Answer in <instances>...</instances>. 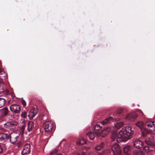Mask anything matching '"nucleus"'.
I'll list each match as a JSON object with an SVG mask.
<instances>
[{"mask_svg": "<svg viewBox=\"0 0 155 155\" xmlns=\"http://www.w3.org/2000/svg\"><path fill=\"white\" fill-rule=\"evenodd\" d=\"M133 134V131L132 130L131 127L127 126L124 127L120 130L119 134L115 130L111 133V138L113 141L117 140L118 143L121 142L126 141L132 137Z\"/></svg>", "mask_w": 155, "mask_h": 155, "instance_id": "1", "label": "nucleus"}, {"mask_svg": "<svg viewBox=\"0 0 155 155\" xmlns=\"http://www.w3.org/2000/svg\"><path fill=\"white\" fill-rule=\"evenodd\" d=\"M154 123V121L152 120H149L146 122V125L147 126L148 130L144 127L141 129L143 136L145 137L150 133V131L148 130L151 131L155 130V124Z\"/></svg>", "mask_w": 155, "mask_h": 155, "instance_id": "2", "label": "nucleus"}, {"mask_svg": "<svg viewBox=\"0 0 155 155\" xmlns=\"http://www.w3.org/2000/svg\"><path fill=\"white\" fill-rule=\"evenodd\" d=\"M113 155H123L122 149L119 144L115 143L111 147Z\"/></svg>", "mask_w": 155, "mask_h": 155, "instance_id": "3", "label": "nucleus"}, {"mask_svg": "<svg viewBox=\"0 0 155 155\" xmlns=\"http://www.w3.org/2000/svg\"><path fill=\"white\" fill-rule=\"evenodd\" d=\"M144 142L147 145L150 147L153 148H155V139L153 136H151L146 138Z\"/></svg>", "mask_w": 155, "mask_h": 155, "instance_id": "4", "label": "nucleus"}, {"mask_svg": "<svg viewBox=\"0 0 155 155\" xmlns=\"http://www.w3.org/2000/svg\"><path fill=\"white\" fill-rule=\"evenodd\" d=\"M54 126V123L51 121H47L43 125L45 131L48 132L52 131Z\"/></svg>", "mask_w": 155, "mask_h": 155, "instance_id": "5", "label": "nucleus"}, {"mask_svg": "<svg viewBox=\"0 0 155 155\" xmlns=\"http://www.w3.org/2000/svg\"><path fill=\"white\" fill-rule=\"evenodd\" d=\"M38 110L36 106L33 107H32V109L29 112L28 115L30 119H32L35 117L36 115L37 114Z\"/></svg>", "mask_w": 155, "mask_h": 155, "instance_id": "6", "label": "nucleus"}, {"mask_svg": "<svg viewBox=\"0 0 155 155\" xmlns=\"http://www.w3.org/2000/svg\"><path fill=\"white\" fill-rule=\"evenodd\" d=\"M10 109L12 112L15 114H19L20 112V107L18 105L14 104L10 106Z\"/></svg>", "mask_w": 155, "mask_h": 155, "instance_id": "7", "label": "nucleus"}, {"mask_svg": "<svg viewBox=\"0 0 155 155\" xmlns=\"http://www.w3.org/2000/svg\"><path fill=\"white\" fill-rule=\"evenodd\" d=\"M9 137L10 138L9 140L11 143L14 144L17 141L19 135L16 133H11Z\"/></svg>", "mask_w": 155, "mask_h": 155, "instance_id": "8", "label": "nucleus"}, {"mask_svg": "<svg viewBox=\"0 0 155 155\" xmlns=\"http://www.w3.org/2000/svg\"><path fill=\"white\" fill-rule=\"evenodd\" d=\"M31 146L29 143L25 144L23 150L21 152V154L25 155L30 153L31 152Z\"/></svg>", "mask_w": 155, "mask_h": 155, "instance_id": "9", "label": "nucleus"}, {"mask_svg": "<svg viewBox=\"0 0 155 155\" xmlns=\"http://www.w3.org/2000/svg\"><path fill=\"white\" fill-rule=\"evenodd\" d=\"M138 114L135 113L128 114L126 117V119L130 121H133L137 118Z\"/></svg>", "mask_w": 155, "mask_h": 155, "instance_id": "10", "label": "nucleus"}, {"mask_svg": "<svg viewBox=\"0 0 155 155\" xmlns=\"http://www.w3.org/2000/svg\"><path fill=\"white\" fill-rule=\"evenodd\" d=\"M17 124V123L16 122H8L5 124V127L9 129H14L16 128Z\"/></svg>", "mask_w": 155, "mask_h": 155, "instance_id": "11", "label": "nucleus"}, {"mask_svg": "<svg viewBox=\"0 0 155 155\" xmlns=\"http://www.w3.org/2000/svg\"><path fill=\"white\" fill-rule=\"evenodd\" d=\"M132 146L130 145H126L123 148V152L125 155H131Z\"/></svg>", "mask_w": 155, "mask_h": 155, "instance_id": "12", "label": "nucleus"}, {"mask_svg": "<svg viewBox=\"0 0 155 155\" xmlns=\"http://www.w3.org/2000/svg\"><path fill=\"white\" fill-rule=\"evenodd\" d=\"M114 120H119L120 119L117 118V119L114 116V117H110L108 118H106L102 122V124L104 125H106L108 123L112 122Z\"/></svg>", "mask_w": 155, "mask_h": 155, "instance_id": "13", "label": "nucleus"}, {"mask_svg": "<svg viewBox=\"0 0 155 155\" xmlns=\"http://www.w3.org/2000/svg\"><path fill=\"white\" fill-rule=\"evenodd\" d=\"M144 143L143 142L139 140H136L134 142V146L137 149H140L143 146Z\"/></svg>", "mask_w": 155, "mask_h": 155, "instance_id": "14", "label": "nucleus"}, {"mask_svg": "<svg viewBox=\"0 0 155 155\" xmlns=\"http://www.w3.org/2000/svg\"><path fill=\"white\" fill-rule=\"evenodd\" d=\"M97 155H112L111 150L109 149H106L101 152H97Z\"/></svg>", "mask_w": 155, "mask_h": 155, "instance_id": "15", "label": "nucleus"}, {"mask_svg": "<svg viewBox=\"0 0 155 155\" xmlns=\"http://www.w3.org/2000/svg\"><path fill=\"white\" fill-rule=\"evenodd\" d=\"M9 138V135L4 133H0V141L8 140Z\"/></svg>", "mask_w": 155, "mask_h": 155, "instance_id": "16", "label": "nucleus"}, {"mask_svg": "<svg viewBox=\"0 0 155 155\" xmlns=\"http://www.w3.org/2000/svg\"><path fill=\"white\" fill-rule=\"evenodd\" d=\"M35 123L34 122L32 121H29L28 123V132L32 131L34 128Z\"/></svg>", "mask_w": 155, "mask_h": 155, "instance_id": "17", "label": "nucleus"}, {"mask_svg": "<svg viewBox=\"0 0 155 155\" xmlns=\"http://www.w3.org/2000/svg\"><path fill=\"white\" fill-rule=\"evenodd\" d=\"M105 145L104 143L103 142H102L100 144L97 145L95 148L97 151L100 150L104 147Z\"/></svg>", "mask_w": 155, "mask_h": 155, "instance_id": "18", "label": "nucleus"}, {"mask_svg": "<svg viewBox=\"0 0 155 155\" xmlns=\"http://www.w3.org/2000/svg\"><path fill=\"white\" fill-rule=\"evenodd\" d=\"M6 102V100L3 98H0V108L3 107Z\"/></svg>", "mask_w": 155, "mask_h": 155, "instance_id": "19", "label": "nucleus"}, {"mask_svg": "<svg viewBox=\"0 0 155 155\" xmlns=\"http://www.w3.org/2000/svg\"><path fill=\"white\" fill-rule=\"evenodd\" d=\"M86 143V140L82 138L80 140H78L77 142V144L79 145H84Z\"/></svg>", "mask_w": 155, "mask_h": 155, "instance_id": "20", "label": "nucleus"}, {"mask_svg": "<svg viewBox=\"0 0 155 155\" xmlns=\"http://www.w3.org/2000/svg\"><path fill=\"white\" fill-rule=\"evenodd\" d=\"M136 125L139 127L141 129L144 127V124L142 121H139L136 123Z\"/></svg>", "mask_w": 155, "mask_h": 155, "instance_id": "21", "label": "nucleus"}, {"mask_svg": "<svg viewBox=\"0 0 155 155\" xmlns=\"http://www.w3.org/2000/svg\"><path fill=\"white\" fill-rule=\"evenodd\" d=\"M135 155H145V153L141 150H137L134 151Z\"/></svg>", "mask_w": 155, "mask_h": 155, "instance_id": "22", "label": "nucleus"}, {"mask_svg": "<svg viewBox=\"0 0 155 155\" xmlns=\"http://www.w3.org/2000/svg\"><path fill=\"white\" fill-rule=\"evenodd\" d=\"M50 155H62V154L57 149H55L50 153Z\"/></svg>", "mask_w": 155, "mask_h": 155, "instance_id": "23", "label": "nucleus"}, {"mask_svg": "<svg viewBox=\"0 0 155 155\" xmlns=\"http://www.w3.org/2000/svg\"><path fill=\"white\" fill-rule=\"evenodd\" d=\"M124 123L122 122H120L116 123L115 125V127L116 128L119 129L121 127L124 125Z\"/></svg>", "mask_w": 155, "mask_h": 155, "instance_id": "24", "label": "nucleus"}, {"mask_svg": "<svg viewBox=\"0 0 155 155\" xmlns=\"http://www.w3.org/2000/svg\"><path fill=\"white\" fill-rule=\"evenodd\" d=\"M87 135L91 140H93L95 137V135L94 133L92 132L88 133L87 134Z\"/></svg>", "mask_w": 155, "mask_h": 155, "instance_id": "25", "label": "nucleus"}, {"mask_svg": "<svg viewBox=\"0 0 155 155\" xmlns=\"http://www.w3.org/2000/svg\"><path fill=\"white\" fill-rule=\"evenodd\" d=\"M2 111L4 116H6L8 114V112H9L7 107H5L2 109Z\"/></svg>", "mask_w": 155, "mask_h": 155, "instance_id": "26", "label": "nucleus"}, {"mask_svg": "<svg viewBox=\"0 0 155 155\" xmlns=\"http://www.w3.org/2000/svg\"><path fill=\"white\" fill-rule=\"evenodd\" d=\"M113 128H111L108 127L105 129V131L107 132V134L109 133V132L112 133L113 131Z\"/></svg>", "mask_w": 155, "mask_h": 155, "instance_id": "27", "label": "nucleus"}, {"mask_svg": "<svg viewBox=\"0 0 155 155\" xmlns=\"http://www.w3.org/2000/svg\"><path fill=\"white\" fill-rule=\"evenodd\" d=\"M21 116L22 118H26L27 117V112L25 111L22 112L21 114Z\"/></svg>", "mask_w": 155, "mask_h": 155, "instance_id": "28", "label": "nucleus"}, {"mask_svg": "<svg viewBox=\"0 0 155 155\" xmlns=\"http://www.w3.org/2000/svg\"><path fill=\"white\" fill-rule=\"evenodd\" d=\"M101 127L100 126V125L97 124L95 125L94 127V130H101Z\"/></svg>", "mask_w": 155, "mask_h": 155, "instance_id": "29", "label": "nucleus"}, {"mask_svg": "<svg viewBox=\"0 0 155 155\" xmlns=\"http://www.w3.org/2000/svg\"><path fill=\"white\" fill-rule=\"evenodd\" d=\"M143 150L146 152L147 153L148 152L149 149V147L147 146H145L143 147Z\"/></svg>", "mask_w": 155, "mask_h": 155, "instance_id": "30", "label": "nucleus"}, {"mask_svg": "<svg viewBox=\"0 0 155 155\" xmlns=\"http://www.w3.org/2000/svg\"><path fill=\"white\" fill-rule=\"evenodd\" d=\"M5 90L3 86L1 85H0V94L4 92Z\"/></svg>", "mask_w": 155, "mask_h": 155, "instance_id": "31", "label": "nucleus"}, {"mask_svg": "<svg viewBox=\"0 0 155 155\" xmlns=\"http://www.w3.org/2000/svg\"><path fill=\"white\" fill-rule=\"evenodd\" d=\"M88 155H97V152L94 151H91L88 153Z\"/></svg>", "mask_w": 155, "mask_h": 155, "instance_id": "32", "label": "nucleus"}, {"mask_svg": "<svg viewBox=\"0 0 155 155\" xmlns=\"http://www.w3.org/2000/svg\"><path fill=\"white\" fill-rule=\"evenodd\" d=\"M123 111V109L121 108H118L117 110V113L118 114H120Z\"/></svg>", "mask_w": 155, "mask_h": 155, "instance_id": "33", "label": "nucleus"}, {"mask_svg": "<svg viewBox=\"0 0 155 155\" xmlns=\"http://www.w3.org/2000/svg\"><path fill=\"white\" fill-rule=\"evenodd\" d=\"M21 102L22 105L24 106L25 107L26 106V102L24 100L22 99L21 100Z\"/></svg>", "mask_w": 155, "mask_h": 155, "instance_id": "34", "label": "nucleus"}, {"mask_svg": "<svg viewBox=\"0 0 155 155\" xmlns=\"http://www.w3.org/2000/svg\"><path fill=\"white\" fill-rule=\"evenodd\" d=\"M4 69L2 68H0V74H3V73H5V72L3 71Z\"/></svg>", "mask_w": 155, "mask_h": 155, "instance_id": "35", "label": "nucleus"}, {"mask_svg": "<svg viewBox=\"0 0 155 155\" xmlns=\"http://www.w3.org/2000/svg\"><path fill=\"white\" fill-rule=\"evenodd\" d=\"M3 151V149L2 146V144L0 143V153H2Z\"/></svg>", "mask_w": 155, "mask_h": 155, "instance_id": "36", "label": "nucleus"}, {"mask_svg": "<svg viewBox=\"0 0 155 155\" xmlns=\"http://www.w3.org/2000/svg\"><path fill=\"white\" fill-rule=\"evenodd\" d=\"M139 114H140L141 115H142L143 114V112H142V111H141V110H139L138 111V112Z\"/></svg>", "mask_w": 155, "mask_h": 155, "instance_id": "37", "label": "nucleus"}, {"mask_svg": "<svg viewBox=\"0 0 155 155\" xmlns=\"http://www.w3.org/2000/svg\"><path fill=\"white\" fill-rule=\"evenodd\" d=\"M147 155H154V154L153 153H148Z\"/></svg>", "mask_w": 155, "mask_h": 155, "instance_id": "38", "label": "nucleus"}, {"mask_svg": "<svg viewBox=\"0 0 155 155\" xmlns=\"http://www.w3.org/2000/svg\"><path fill=\"white\" fill-rule=\"evenodd\" d=\"M11 96H12V97H15V94H13V93H12V94H11Z\"/></svg>", "mask_w": 155, "mask_h": 155, "instance_id": "39", "label": "nucleus"}, {"mask_svg": "<svg viewBox=\"0 0 155 155\" xmlns=\"http://www.w3.org/2000/svg\"><path fill=\"white\" fill-rule=\"evenodd\" d=\"M81 155H86V153L84 152H82L81 153Z\"/></svg>", "mask_w": 155, "mask_h": 155, "instance_id": "40", "label": "nucleus"}, {"mask_svg": "<svg viewBox=\"0 0 155 155\" xmlns=\"http://www.w3.org/2000/svg\"><path fill=\"white\" fill-rule=\"evenodd\" d=\"M24 127H24V126H22V130H24Z\"/></svg>", "mask_w": 155, "mask_h": 155, "instance_id": "41", "label": "nucleus"}, {"mask_svg": "<svg viewBox=\"0 0 155 155\" xmlns=\"http://www.w3.org/2000/svg\"><path fill=\"white\" fill-rule=\"evenodd\" d=\"M75 155H81V154H80V153H76Z\"/></svg>", "mask_w": 155, "mask_h": 155, "instance_id": "42", "label": "nucleus"}]
</instances>
